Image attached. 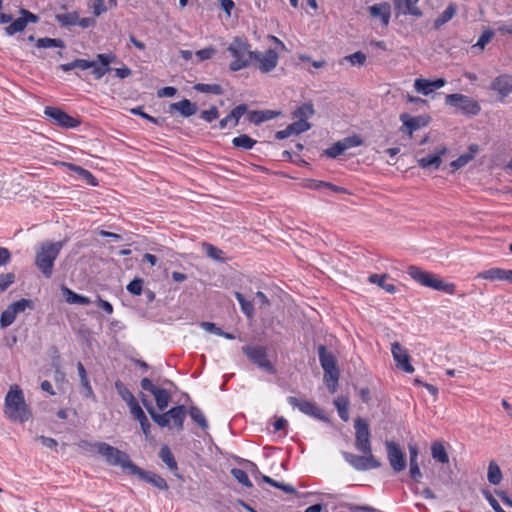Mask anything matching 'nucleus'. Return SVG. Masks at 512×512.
I'll list each match as a JSON object with an SVG mask.
<instances>
[{
    "instance_id": "f257e3e1",
    "label": "nucleus",
    "mask_w": 512,
    "mask_h": 512,
    "mask_svg": "<svg viewBox=\"0 0 512 512\" xmlns=\"http://www.w3.org/2000/svg\"><path fill=\"white\" fill-rule=\"evenodd\" d=\"M4 414L9 420L21 423L27 421L31 416L23 391L18 385H12L6 394Z\"/></svg>"
},
{
    "instance_id": "8fccbe9b",
    "label": "nucleus",
    "mask_w": 512,
    "mask_h": 512,
    "mask_svg": "<svg viewBox=\"0 0 512 512\" xmlns=\"http://www.w3.org/2000/svg\"><path fill=\"white\" fill-rule=\"evenodd\" d=\"M190 417L195 421L199 426L203 429L208 427L207 420L203 414V412L197 407H191L189 411Z\"/></svg>"
},
{
    "instance_id": "774afa93",
    "label": "nucleus",
    "mask_w": 512,
    "mask_h": 512,
    "mask_svg": "<svg viewBox=\"0 0 512 512\" xmlns=\"http://www.w3.org/2000/svg\"><path fill=\"white\" fill-rule=\"evenodd\" d=\"M200 117L206 122H212L219 117L218 109L211 107L209 110L202 111Z\"/></svg>"
},
{
    "instance_id": "4468645a",
    "label": "nucleus",
    "mask_w": 512,
    "mask_h": 512,
    "mask_svg": "<svg viewBox=\"0 0 512 512\" xmlns=\"http://www.w3.org/2000/svg\"><path fill=\"white\" fill-rule=\"evenodd\" d=\"M391 353L398 368L406 373H413L414 367L410 363V355L408 350L403 347L399 342H394L391 345Z\"/></svg>"
},
{
    "instance_id": "49530a36",
    "label": "nucleus",
    "mask_w": 512,
    "mask_h": 512,
    "mask_svg": "<svg viewBox=\"0 0 512 512\" xmlns=\"http://www.w3.org/2000/svg\"><path fill=\"white\" fill-rule=\"evenodd\" d=\"M146 409L148 413L151 415L152 419L160 426V427H166L169 424V418L166 413L158 414L155 412L152 405H146Z\"/></svg>"
},
{
    "instance_id": "ddd939ff",
    "label": "nucleus",
    "mask_w": 512,
    "mask_h": 512,
    "mask_svg": "<svg viewBox=\"0 0 512 512\" xmlns=\"http://www.w3.org/2000/svg\"><path fill=\"white\" fill-rule=\"evenodd\" d=\"M287 401L291 406L298 408L303 414L320 420L326 419L322 410L312 401L293 396L288 397Z\"/></svg>"
},
{
    "instance_id": "9b49d317",
    "label": "nucleus",
    "mask_w": 512,
    "mask_h": 512,
    "mask_svg": "<svg viewBox=\"0 0 512 512\" xmlns=\"http://www.w3.org/2000/svg\"><path fill=\"white\" fill-rule=\"evenodd\" d=\"M490 89L496 93L497 99L503 102L512 94V75L508 73L498 75L491 81Z\"/></svg>"
},
{
    "instance_id": "4be33fe9",
    "label": "nucleus",
    "mask_w": 512,
    "mask_h": 512,
    "mask_svg": "<svg viewBox=\"0 0 512 512\" xmlns=\"http://www.w3.org/2000/svg\"><path fill=\"white\" fill-rule=\"evenodd\" d=\"M447 152V148L442 146L438 148L434 153L429 154L425 157H422L417 160L419 167L422 169L432 168L437 170L442 163V156H444Z\"/></svg>"
},
{
    "instance_id": "72a5a7b5",
    "label": "nucleus",
    "mask_w": 512,
    "mask_h": 512,
    "mask_svg": "<svg viewBox=\"0 0 512 512\" xmlns=\"http://www.w3.org/2000/svg\"><path fill=\"white\" fill-rule=\"evenodd\" d=\"M334 405L338 411L339 417L345 422L348 421L349 420V412H348L349 400H348V398L344 397V396L337 397L334 400Z\"/></svg>"
},
{
    "instance_id": "f03ea898",
    "label": "nucleus",
    "mask_w": 512,
    "mask_h": 512,
    "mask_svg": "<svg viewBox=\"0 0 512 512\" xmlns=\"http://www.w3.org/2000/svg\"><path fill=\"white\" fill-rule=\"evenodd\" d=\"M407 274L421 286L441 291L448 295H453L456 292V285L454 283L447 282L438 275L417 266H409Z\"/></svg>"
},
{
    "instance_id": "3c124183",
    "label": "nucleus",
    "mask_w": 512,
    "mask_h": 512,
    "mask_svg": "<svg viewBox=\"0 0 512 512\" xmlns=\"http://www.w3.org/2000/svg\"><path fill=\"white\" fill-rule=\"evenodd\" d=\"M231 474L243 486L248 488L252 487V482L250 481L248 474L244 470L234 468L231 470Z\"/></svg>"
},
{
    "instance_id": "cd10ccee",
    "label": "nucleus",
    "mask_w": 512,
    "mask_h": 512,
    "mask_svg": "<svg viewBox=\"0 0 512 512\" xmlns=\"http://www.w3.org/2000/svg\"><path fill=\"white\" fill-rule=\"evenodd\" d=\"M409 454H410V476L419 481L422 477V473L418 464V448L416 445H409Z\"/></svg>"
},
{
    "instance_id": "1a4fd4ad",
    "label": "nucleus",
    "mask_w": 512,
    "mask_h": 512,
    "mask_svg": "<svg viewBox=\"0 0 512 512\" xmlns=\"http://www.w3.org/2000/svg\"><path fill=\"white\" fill-rule=\"evenodd\" d=\"M355 428V448L359 452H371L370 430L369 424L365 419L360 417L354 421Z\"/></svg>"
},
{
    "instance_id": "052dcab7",
    "label": "nucleus",
    "mask_w": 512,
    "mask_h": 512,
    "mask_svg": "<svg viewBox=\"0 0 512 512\" xmlns=\"http://www.w3.org/2000/svg\"><path fill=\"white\" fill-rule=\"evenodd\" d=\"M89 7L95 16H99L106 11L104 0H89Z\"/></svg>"
},
{
    "instance_id": "f8f14e48",
    "label": "nucleus",
    "mask_w": 512,
    "mask_h": 512,
    "mask_svg": "<svg viewBox=\"0 0 512 512\" xmlns=\"http://www.w3.org/2000/svg\"><path fill=\"white\" fill-rule=\"evenodd\" d=\"M399 119L402 122L400 130L407 133L409 137H412L415 131L427 126L430 121V118L426 115L413 117L407 113L401 114Z\"/></svg>"
},
{
    "instance_id": "393cba45",
    "label": "nucleus",
    "mask_w": 512,
    "mask_h": 512,
    "mask_svg": "<svg viewBox=\"0 0 512 512\" xmlns=\"http://www.w3.org/2000/svg\"><path fill=\"white\" fill-rule=\"evenodd\" d=\"M319 360L324 373H331L339 371L336 364V359L332 353L326 351L324 346L318 348Z\"/></svg>"
},
{
    "instance_id": "6ab92c4d",
    "label": "nucleus",
    "mask_w": 512,
    "mask_h": 512,
    "mask_svg": "<svg viewBox=\"0 0 512 512\" xmlns=\"http://www.w3.org/2000/svg\"><path fill=\"white\" fill-rule=\"evenodd\" d=\"M130 475H135L160 490L168 489V484L164 478H162L160 475H158L156 473L145 471L136 465H135V469L132 470Z\"/></svg>"
},
{
    "instance_id": "37998d69",
    "label": "nucleus",
    "mask_w": 512,
    "mask_h": 512,
    "mask_svg": "<svg viewBox=\"0 0 512 512\" xmlns=\"http://www.w3.org/2000/svg\"><path fill=\"white\" fill-rule=\"evenodd\" d=\"M236 299L238 300L242 312L248 317L253 318L254 317V307L253 304L250 301H247L244 296L240 292L234 293Z\"/></svg>"
},
{
    "instance_id": "603ef678",
    "label": "nucleus",
    "mask_w": 512,
    "mask_h": 512,
    "mask_svg": "<svg viewBox=\"0 0 512 512\" xmlns=\"http://www.w3.org/2000/svg\"><path fill=\"white\" fill-rule=\"evenodd\" d=\"M203 249L206 253V255L208 257H210L211 259L213 260H217V261H223L224 258H223V252L222 250L218 249L217 247L211 245V244H207V243H204L203 244Z\"/></svg>"
},
{
    "instance_id": "680f3d73",
    "label": "nucleus",
    "mask_w": 512,
    "mask_h": 512,
    "mask_svg": "<svg viewBox=\"0 0 512 512\" xmlns=\"http://www.w3.org/2000/svg\"><path fill=\"white\" fill-rule=\"evenodd\" d=\"M216 53V49L214 47H206L204 49L198 50L196 52V57L199 61H205L211 59Z\"/></svg>"
},
{
    "instance_id": "6e6d98bb",
    "label": "nucleus",
    "mask_w": 512,
    "mask_h": 512,
    "mask_svg": "<svg viewBox=\"0 0 512 512\" xmlns=\"http://www.w3.org/2000/svg\"><path fill=\"white\" fill-rule=\"evenodd\" d=\"M340 142L345 151L350 148H354V147H358V146L362 145V139L357 135H354L351 137H346L343 140H340Z\"/></svg>"
},
{
    "instance_id": "c756f323",
    "label": "nucleus",
    "mask_w": 512,
    "mask_h": 512,
    "mask_svg": "<svg viewBox=\"0 0 512 512\" xmlns=\"http://www.w3.org/2000/svg\"><path fill=\"white\" fill-rule=\"evenodd\" d=\"M171 108L177 110L184 117L192 116L197 111V106L187 99L181 100L177 103H173Z\"/></svg>"
},
{
    "instance_id": "864d4df0",
    "label": "nucleus",
    "mask_w": 512,
    "mask_h": 512,
    "mask_svg": "<svg viewBox=\"0 0 512 512\" xmlns=\"http://www.w3.org/2000/svg\"><path fill=\"white\" fill-rule=\"evenodd\" d=\"M290 130L293 134H300L308 131L311 128V124L306 120H298L289 125Z\"/></svg>"
},
{
    "instance_id": "e2e57ef3",
    "label": "nucleus",
    "mask_w": 512,
    "mask_h": 512,
    "mask_svg": "<svg viewBox=\"0 0 512 512\" xmlns=\"http://www.w3.org/2000/svg\"><path fill=\"white\" fill-rule=\"evenodd\" d=\"M352 65H363L366 61V55L361 51L355 52L345 57Z\"/></svg>"
},
{
    "instance_id": "e433bc0d",
    "label": "nucleus",
    "mask_w": 512,
    "mask_h": 512,
    "mask_svg": "<svg viewBox=\"0 0 512 512\" xmlns=\"http://www.w3.org/2000/svg\"><path fill=\"white\" fill-rule=\"evenodd\" d=\"M314 112L313 105L311 103H305L294 111L293 117L298 120L308 121V119L313 116Z\"/></svg>"
},
{
    "instance_id": "5fc2aeb1",
    "label": "nucleus",
    "mask_w": 512,
    "mask_h": 512,
    "mask_svg": "<svg viewBox=\"0 0 512 512\" xmlns=\"http://www.w3.org/2000/svg\"><path fill=\"white\" fill-rule=\"evenodd\" d=\"M195 90L203 93H213V94H221L222 89L220 85L217 84H203L198 83L195 85Z\"/></svg>"
},
{
    "instance_id": "4c0bfd02",
    "label": "nucleus",
    "mask_w": 512,
    "mask_h": 512,
    "mask_svg": "<svg viewBox=\"0 0 512 512\" xmlns=\"http://www.w3.org/2000/svg\"><path fill=\"white\" fill-rule=\"evenodd\" d=\"M503 268H490L478 273L477 278L490 280V281H502Z\"/></svg>"
},
{
    "instance_id": "39448f33",
    "label": "nucleus",
    "mask_w": 512,
    "mask_h": 512,
    "mask_svg": "<svg viewBox=\"0 0 512 512\" xmlns=\"http://www.w3.org/2000/svg\"><path fill=\"white\" fill-rule=\"evenodd\" d=\"M95 447L109 465L120 466L127 474H131L132 470L135 469V464L125 452L104 442L97 443Z\"/></svg>"
},
{
    "instance_id": "7ed1b4c3",
    "label": "nucleus",
    "mask_w": 512,
    "mask_h": 512,
    "mask_svg": "<svg viewBox=\"0 0 512 512\" xmlns=\"http://www.w3.org/2000/svg\"><path fill=\"white\" fill-rule=\"evenodd\" d=\"M227 51L233 58L229 64L231 71H240L250 66L254 51L251 50V45L247 40L235 37L228 45Z\"/></svg>"
},
{
    "instance_id": "423d86ee",
    "label": "nucleus",
    "mask_w": 512,
    "mask_h": 512,
    "mask_svg": "<svg viewBox=\"0 0 512 512\" xmlns=\"http://www.w3.org/2000/svg\"><path fill=\"white\" fill-rule=\"evenodd\" d=\"M445 103L455 107L464 115L476 116L481 111V107L475 99L460 93L446 95Z\"/></svg>"
},
{
    "instance_id": "dca6fc26",
    "label": "nucleus",
    "mask_w": 512,
    "mask_h": 512,
    "mask_svg": "<svg viewBox=\"0 0 512 512\" xmlns=\"http://www.w3.org/2000/svg\"><path fill=\"white\" fill-rule=\"evenodd\" d=\"M45 115L51 118L57 125L65 128H75L79 125V121L59 108L46 107Z\"/></svg>"
},
{
    "instance_id": "2f4dec72",
    "label": "nucleus",
    "mask_w": 512,
    "mask_h": 512,
    "mask_svg": "<svg viewBox=\"0 0 512 512\" xmlns=\"http://www.w3.org/2000/svg\"><path fill=\"white\" fill-rule=\"evenodd\" d=\"M431 454H432V457L442 463V464H446L449 462V457H448V454L443 446L442 443L440 442H434L431 446Z\"/></svg>"
},
{
    "instance_id": "ea45409f",
    "label": "nucleus",
    "mask_w": 512,
    "mask_h": 512,
    "mask_svg": "<svg viewBox=\"0 0 512 512\" xmlns=\"http://www.w3.org/2000/svg\"><path fill=\"white\" fill-rule=\"evenodd\" d=\"M153 396L155 398L157 407L160 410H164L167 408V406L170 402V394L168 393L167 390H165L163 388H159L158 390L155 391Z\"/></svg>"
},
{
    "instance_id": "a19ab883",
    "label": "nucleus",
    "mask_w": 512,
    "mask_h": 512,
    "mask_svg": "<svg viewBox=\"0 0 512 512\" xmlns=\"http://www.w3.org/2000/svg\"><path fill=\"white\" fill-rule=\"evenodd\" d=\"M115 389L118 395L126 402L127 405L132 403L135 399L134 395L129 391L123 382L117 380L115 382Z\"/></svg>"
},
{
    "instance_id": "c03bdc74",
    "label": "nucleus",
    "mask_w": 512,
    "mask_h": 512,
    "mask_svg": "<svg viewBox=\"0 0 512 512\" xmlns=\"http://www.w3.org/2000/svg\"><path fill=\"white\" fill-rule=\"evenodd\" d=\"M36 46L38 48H53V47L64 48L65 47L64 42L61 39L48 38V37L38 39L36 41Z\"/></svg>"
},
{
    "instance_id": "412c9836",
    "label": "nucleus",
    "mask_w": 512,
    "mask_h": 512,
    "mask_svg": "<svg viewBox=\"0 0 512 512\" xmlns=\"http://www.w3.org/2000/svg\"><path fill=\"white\" fill-rule=\"evenodd\" d=\"M393 4L397 16L412 15L421 17L423 15L415 0H393Z\"/></svg>"
},
{
    "instance_id": "bf43d9fd",
    "label": "nucleus",
    "mask_w": 512,
    "mask_h": 512,
    "mask_svg": "<svg viewBox=\"0 0 512 512\" xmlns=\"http://www.w3.org/2000/svg\"><path fill=\"white\" fill-rule=\"evenodd\" d=\"M494 36V32L492 30H485L479 37L475 46L480 49H484L485 46L492 40Z\"/></svg>"
},
{
    "instance_id": "0e129e2a",
    "label": "nucleus",
    "mask_w": 512,
    "mask_h": 512,
    "mask_svg": "<svg viewBox=\"0 0 512 512\" xmlns=\"http://www.w3.org/2000/svg\"><path fill=\"white\" fill-rule=\"evenodd\" d=\"M129 409H130V413L131 415L133 416L134 419H136L137 421L141 418H143L145 415L144 411L142 410V408L140 407L139 403L137 402V400H134L132 403H130L128 405Z\"/></svg>"
},
{
    "instance_id": "b1692460",
    "label": "nucleus",
    "mask_w": 512,
    "mask_h": 512,
    "mask_svg": "<svg viewBox=\"0 0 512 512\" xmlns=\"http://www.w3.org/2000/svg\"><path fill=\"white\" fill-rule=\"evenodd\" d=\"M247 112V107L244 104L236 106L226 117L220 120L219 128L225 129L228 126H237L240 118Z\"/></svg>"
},
{
    "instance_id": "a211bd4d",
    "label": "nucleus",
    "mask_w": 512,
    "mask_h": 512,
    "mask_svg": "<svg viewBox=\"0 0 512 512\" xmlns=\"http://www.w3.org/2000/svg\"><path fill=\"white\" fill-rule=\"evenodd\" d=\"M116 56L112 53H103L97 55V61H94V66H91L92 74L95 79H101L107 72L110 71V64L115 62Z\"/></svg>"
},
{
    "instance_id": "f3484780",
    "label": "nucleus",
    "mask_w": 512,
    "mask_h": 512,
    "mask_svg": "<svg viewBox=\"0 0 512 512\" xmlns=\"http://www.w3.org/2000/svg\"><path fill=\"white\" fill-rule=\"evenodd\" d=\"M21 17L11 22L9 26L5 28L7 35L12 36L15 33L23 31L28 23L38 22V16L31 13L28 10H20Z\"/></svg>"
},
{
    "instance_id": "0eeeda50",
    "label": "nucleus",
    "mask_w": 512,
    "mask_h": 512,
    "mask_svg": "<svg viewBox=\"0 0 512 512\" xmlns=\"http://www.w3.org/2000/svg\"><path fill=\"white\" fill-rule=\"evenodd\" d=\"M363 455H356L350 452H342L345 461L348 462L355 470L366 471L380 467V462L371 452H361Z\"/></svg>"
},
{
    "instance_id": "338daca9",
    "label": "nucleus",
    "mask_w": 512,
    "mask_h": 512,
    "mask_svg": "<svg viewBox=\"0 0 512 512\" xmlns=\"http://www.w3.org/2000/svg\"><path fill=\"white\" fill-rule=\"evenodd\" d=\"M248 120L254 124H260L264 121L269 120V117H265V113L263 111H252L248 114Z\"/></svg>"
},
{
    "instance_id": "bb28decb",
    "label": "nucleus",
    "mask_w": 512,
    "mask_h": 512,
    "mask_svg": "<svg viewBox=\"0 0 512 512\" xmlns=\"http://www.w3.org/2000/svg\"><path fill=\"white\" fill-rule=\"evenodd\" d=\"M169 422L172 421L178 430L183 429V423L186 415L184 406H176L167 411Z\"/></svg>"
},
{
    "instance_id": "2eb2a0df",
    "label": "nucleus",
    "mask_w": 512,
    "mask_h": 512,
    "mask_svg": "<svg viewBox=\"0 0 512 512\" xmlns=\"http://www.w3.org/2000/svg\"><path fill=\"white\" fill-rule=\"evenodd\" d=\"M387 449V457L392 469L395 472H401L406 467V461L404 457V453L400 449V447L391 441H386L385 443Z\"/></svg>"
},
{
    "instance_id": "a18cd8bd",
    "label": "nucleus",
    "mask_w": 512,
    "mask_h": 512,
    "mask_svg": "<svg viewBox=\"0 0 512 512\" xmlns=\"http://www.w3.org/2000/svg\"><path fill=\"white\" fill-rule=\"evenodd\" d=\"M56 20L62 26H72L78 23V14L75 12L64 13L56 15Z\"/></svg>"
},
{
    "instance_id": "f704fd0d",
    "label": "nucleus",
    "mask_w": 512,
    "mask_h": 512,
    "mask_svg": "<svg viewBox=\"0 0 512 512\" xmlns=\"http://www.w3.org/2000/svg\"><path fill=\"white\" fill-rule=\"evenodd\" d=\"M470 150L472 151V153L463 154L450 163V166L453 169V171H456L464 167L474 158V153L477 151V146H471Z\"/></svg>"
},
{
    "instance_id": "13d9d810",
    "label": "nucleus",
    "mask_w": 512,
    "mask_h": 512,
    "mask_svg": "<svg viewBox=\"0 0 512 512\" xmlns=\"http://www.w3.org/2000/svg\"><path fill=\"white\" fill-rule=\"evenodd\" d=\"M15 281L14 273L0 275V293L4 292Z\"/></svg>"
},
{
    "instance_id": "7c9ffc66",
    "label": "nucleus",
    "mask_w": 512,
    "mask_h": 512,
    "mask_svg": "<svg viewBox=\"0 0 512 512\" xmlns=\"http://www.w3.org/2000/svg\"><path fill=\"white\" fill-rule=\"evenodd\" d=\"M64 165L67 166L70 170L77 173L79 175V177L82 178L83 180H85L88 184H90L92 186L98 185L96 178L92 175V173L90 171H88L80 166L71 164V163H65Z\"/></svg>"
},
{
    "instance_id": "20e7f679",
    "label": "nucleus",
    "mask_w": 512,
    "mask_h": 512,
    "mask_svg": "<svg viewBox=\"0 0 512 512\" xmlns=\"http://www.w3.org/2000/svg\"><path fill=\"white\" fill-rule=\"evenodd\" d=\"M62 247V241L46 242L40 246L36 254L35 264L45 277H51L54 261L58 257Z\"/></svg>"
},
{
    "instance_id": "58836bf2",
    "label": "nucleus",
    "mask_w": 512,
    "mask_h": 512,
    "mask_svg": "<svg viewBox=\"0 0 512 512\" xmlns=\"http://www.w3.org/2000/svg\"><path fill=\"white\" fill-rule=\"evenodd\" d=\"M487 478L488 481L493 485H498L502 480V472L494 461L489 463Z\"/></svg>"
},
{
    "instance_id": "79ce46f5",
    "label": "nucleus",
    "mask_w": 512,
    "mask_h": 512,
    "mask_svg": "<svg viewBox=\"0 0 512 512\" xmlns=\"http://www.w3.org/2000/svg\"><path fill=\"white\" fill-rule=\"evenodd\" d=\"M159 456L170 470H177V463L175 461V458L171 450L167 446H163L161 448Z\"/></svg>"
},
{
    "instance_id": "aec40b11",
    "label": "nucleus",
    "mask_w": 512,
    "mask_h": 512,
    "mask_svg": "<svg viewBox=\"0 0 512 512\" xmlns=\"http://www.w3.org/2000/svg\"><path fill=\"white\" fill-rule=\"evenodd\" d=\"M446 85V80L443 78H438L435 80H428L424 78H418L414 81V88L416 92L422 95H429L433 91L440 89Z\"/></svg>"
},
{
    "instance_id": "c9c22d12",
    "label": "nucleus",
    "mask_w": 512,
    "mask_h": 512,
    "mask_svg": "<svg viewBox=\"0 0 512 512\" xmlns=\"http://www.w3.org/2000/svg\"><path fill=\"white\" fill-rule=\"evenodd\" d=\"M63 293L70 304L88 305L91 302L88 297L79 295L66 287L63 288Z\"/></svg>"
},
{
    "instance_id": "de8ad7c7",
    "label": "nucleus",
    "mask_w": 512,
    "mask_h": 512,
    "mask_svg": "<svg viewBox=\"0 0 512 512\" xmlns=\"http://www.w3.org/2000/svg\"><path fill=\"white\" fill-rule=\"evenodd\" d=\"M16 316L17 314L15 313V311L12 308H10V306H8L1 314L0 326L2 328L10 326L14 322Z\"/></svg>"
},
{
    "instance_id": "09e8293b",
    "label": "nucleus",
    "mask_w": 512,
    "mask_h": 512,
    "mask_svg": "<svg viewBox=\"0 0 512 512\" xmlns=\"http://www.w3.org/2000/svg\"><path fill=\"white\" fill-rule=\"evenodd\" d=\"M339 380V371L324 373V382L326 383L328 389L331 393H335L338 386Z\"/></svg>"
},
{
    "instance_id": "473e14b6",
    "label": "nucleus",
    "mask_w": 512,
    "mask_h": 512,
    "mask_svg": "<svg viewBox=\"0 0 512 512\" xmlns=\"http://www.w3.org/2000/svg\"><path fill=\"white\" fill-rule=\"evenodd\" d=\"M256 140L252 139L246 134L239 135L237 137H234L232 140V144L234 147L243 149V150H250L254 147L256 144Z\"/></svg>"
},
{
    "instance_id": "a878e982",
    "label": "nucleus",
    "mask_w": 512,
    "mask_h": 512,
    "mask_svg": "<svg viewBox=\"0 0 512 512\" xmlns=\"http://www.w3.org/2000/svg\"><path fill=\"white\" fill-rule=\"evenodd\" d=\"M458 6L456 3L451 2L448 4L446 9L439 14V16L434 20L433 26L434 29H440L444 24L453 19V17L457 14Z\"/></svg>"
},
{
    "instance_id": "9d476101",
    "label": "nucleus",
    "mask_w": 512,
    "mask_h": 512,
    "mask_svg": "<svg viewBox=\"0 0 512 512\" xmlns=\"http://www.w3.org/2000/svg\"><path fill=\"white\" fill-rule=\"evenodd\" d=\"M242 351L245 353V355L259 368L274 373V366L267 358L266 349L264 347L260 346H244L242 347Z\"/></svg>"
},
{
    "instance_id": "c85d7f7f",
    "label": "nucleus",
    "mask_w": 512,
    "mask_h": 512,
    "mask_svg": "<svg viewBox=\"0 0 512 512\" xmlns=\"http://www.w3.org/2000/svg\"><path fill=\"white\" fill-rule=\"evenodd\" d=\"M388 278L387 274H371L368 277V281L372 284H376L385 290L387 293L394 294L397 289L396 286L392 283H387L386 280Z\"/></svg>"
},
{
    "instance_id": "5701e85b",
    "label": "nucleus",
    "mask_w": 512,
    "mask_h": 512,
    "mask_svg": "<svg viewBox=\"0 0 512 512\" xmlns=\"http://www.w3.org/2000/svg\"><path fill=\"white\" fill-rule=\"evenodd\" d=\"M369 14L373 18H379L383 26H388L391 17V6L387 2L374 4L368 8Z\"/></svg>"
},
{
    "instance_id": "69168bd1",
    "label": "nucleus",
    "mask_w": 512,
    "mask_h": 512,
    "mask_svg": "<svg viewBox=\"0 0 512 512\" xmlns=\"http://www.w3.org/2000/svg\"><path fill=\"white\" fill-rule=\"evenodd\" d=\"M142 285H143L142 279L136 278L127 285V290L132 295L138 296L142 293Z\"/></svg>"
},
{
    "instance_id": "4d7b16f0",
    "label": "nucleus",
    "mask_w": 512,
    "mask_h": 512,
    "mask_svg": "<svg viewBox=\"0 0 512 512\" xmlns=\"http://www.w3.org/2000/svg\"><path fill=\"white\" fill-rule=\"evenodd\" d=\"M345 152L340 141L334 143L331 147L324 151V154L330 158H336Z\"/></svg>"
},
{
    "instance_id": "6e6552de",
    "label": "nucleus",
    "mask_w": 512,
    "mask_h": 512,
    "mask_svg": "<svg viewBox=\"0 0 512 512\" xmlns=\"http://www.w3.org/2000/svg\"><path fill=\"white\" fill-rule=\"evenodd\" d=\"M256 68L262 73L273 71L279 62V55L274 49L253 52V58Z\"/></svg>"
}]
</instances>
